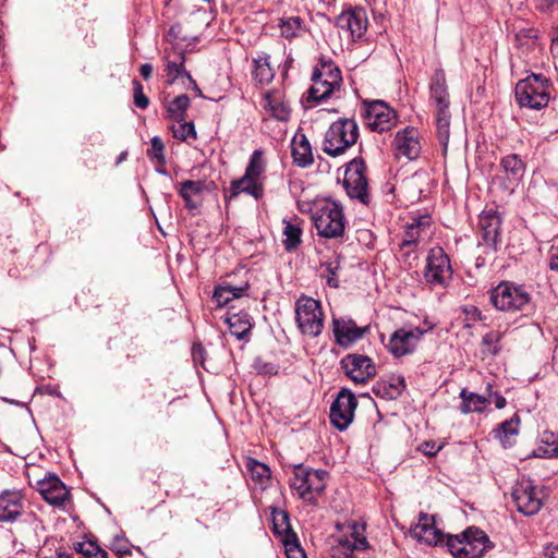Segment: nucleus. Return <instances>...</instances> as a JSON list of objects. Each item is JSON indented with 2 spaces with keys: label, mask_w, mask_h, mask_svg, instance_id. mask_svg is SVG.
I'll return each instance as SVG.
<instances>
[{
  "label": "nucleus",
  "mask_w": 558,
  "mask_h": 558,
  "mask_svg": "<svg viewBox=\"0 0 558 558\" xmlns=\"http://www.w3.org/2000/svg\"><path fill=\"white\" fill-rule=\"evenodd\" d=\"M37 485L43 498L54 507H62L69 500L70 490L56 475L39 481Z\"/></svg>",
  "instance_id": "a211bd4d"
},
{
  "label": "nucleus",
  "mask_w": 558,
  "mask_h": 558,
  "mask_svg": "<svg viewBox=\"0 0 558 558\" xmlns=\"http://www.w3.org/2000/svg\"><path fill=\"white\" fill-rule=\"evenodd\" d=\"M460 398L462 399V403L459 409L463 414L483 412L490 403V400L486 396L471 392L465 388L460 391Z\"/></svg>",
  "instance_id": "2f4dec72"
},
{
  "label": "nucleus",
  "mask_w": 558,
  "mask_h": 558,
  "mask_svg": "<svg viewBox=\"0 0 558 558\" xmlns=\"http://www.w3.org/2000/svg\"><path fill=\"white\" fill-rule=\"evenodd\" d=\"M345 374L356 384H363L376 375L372 360L362 354H349L341 361Z\"/></svg>",
  "instance_id": "dca6fc26"
},
{
  "label": "nucleus",
  "mask_w": 558,
  "mask_h": 558,
  "mask_svg": "<svg viewBox=\"0 0 558 558\" xmlns=\"http://www.w3.org/2000/svg\"><path fill=\"white\" fill-rule=\"evenodd\" d=\"M258 372L264 374H276L277 369L276 366L272 364H264L258 368Z\"/></svg>",
  "instance_id": "052dcab7"
},
{
  "label": "nucleus",
  "mask_w": 558,
  "mask_h": 558,
  "mask_svg": "<svg viewBox=\"0 0 558 558\" xmlns=\"http://www.w3.org/2000/svg\"><path fill=\"white\" fill-rule=\"evenodd\" d=\"M544 554L546 558H558V544L547 546Z\"/></svg>",
  "instance_id": "6e6d98bb"
},
{
  "label": "nucleus",
  "mask_w": 558,
  "mask_h": 558,
  "mask_svg": "<svg viewBox=\"0 0 558 558\" xmlns=\"http://www.w3.org/2000/svg\"><path fill=\"white\" fill-rule=\"evenodd\" d=\"M150 145L151 147L148 150V155L151 158H155L160 165H163L166 162V158L163 154L165 145L162 141L158 136H155L150 141Z\"/></svg>",
  "instance_id": "3c124183"
},
{
  "label": "nucleus",
  "mask_w": 558,
  "mask_h": 558,
  "mask_svg": "<svg viewBox=\"0 0 558 558\" xmlns=\"http://www.w3.org/2000/svg\"><path fill=\"white\" fill-rule=\"evenodd\" d=\"M502 218L496 209H484L478 217V227L483 243L494 251L501 244Z\"/></svg>",
  "instance_id": "2eb2a0df"
},
{
  "label": "nucleus",
  "mask_w": 558,
  "mask_h": 558,
  "mask_svg": "<svg viewBox=\"0 0 558 558\" xmlns=\"http://www.w3.org/2000/svg\"><path fill=\"white\" fill-rule=\"evenodd\" d=\"M140 73L143 78L148 80L153 73V66L149 63L142 64L140 68Z\"/></svg>",
  "instance_id": "4d7b16f0"
},
{
  "label": "nucleus",
  "mask_w": 558,
  "mask_h": 558,
  "mask_svg": "<svg viewBox=\"0 0 558 558\" xmlns=\"http://www.w3.org/2000/svg\"><path fill=\"white\" fill-rule=\"evenodd\" d=\"M468 315H470V317L474 320H481L482 319V313L481 311L475 307V306H471L469 310L465 311Z\"/></svg>",
  "instance_id": "13d9d810"
},
{
  "label": "nucleus",
  "mask_w": 558,
  "mask_h": 558,
  "mask_svg": "<svg viewBox=\"0 0 558 558\" xmlns=\"http://www.w3.org/2000/svg\"><path fill=\"white\" fill-rule=\"evenodd\" d=\"M231 197L238 196L240 193H246L255 198H259L263 194L262 183L253 178H247V174L231 183Z\"/></svg>",
  "instance_id": "473e14b6"
},
{
  "label": "nucleus",
  "mask_w": 558,
  "mask_h": 558,
  "mask_svg": "<svg viewBox=\"0 0 558 558\" xmlns=\"http://www.w3.org/2000/svg\"><path fill=\"white\" fill-rule=\"evenodd\" d=\"M430 217L428 215L414 218L411 223L407 226L402 238V246L416 245L429 236Z\"/></svg>",
  "instance_id": "393cba45"
},
{
  "label": "nucleus",
  "mask_w": 558,
  "mask_h": 558,
  "mask_svg": "<svg viewBox=\"0 0 558 558\" xmlns=\"http://www.w3.org/2000/svg\"><path fill=\"white\" fill-rule=\"evenodd\" d=\"M295 320L303 335L318 337L324 328L320 303L313 298L301 296L295 303Z\"/></svg>",
  "instance_id": "6e6552de"
},
{
  "label": "nucleus",
  "mask_w": 558,
  "mask_h": 558,
  "mask_svg": "<svg viewBox=\"0 0 558 558\" xmlns=\"http://www.w3.org/2000/svg\"><path fill=\"white\" fill-rule=\"evenodd\" d=\"M254 80L260 84H268L272 81L275 72L269 63V56H262L254 60Z\"/></svg>",
  "instance_id": "c9c22d12"
},
{
  "label": "nucleus",
  "mask_w": 558,
  "mask_h": 558,
  "mask_svg": "<svg viewBox=\"0 0 558 558\" xmlns=\"http://www.w3.org/2000/svg\"><path fill=\"white\" fill-rule=\"evenodd\" d=\"M337 25L348 31L353 38H361L367 26V19L361 9L349 10L337 17Z\"/></svg>",
  "instance_id": "5701e85b"
},
{
  "label": "nucleus",
  "mask_w": 558,
  "mask_h": 558,
  "mask_svg": "<svg viewBox=\"0 0 558 558\" xmlns=\"http://www.w3.org/2000/svg\"><path fill=\"white\" fill-rule=\"evenodd\" d=\"M133 92H134V104L140 109H146L149 105L148 97L143 92V86L138 81H133Z\"/></svg>",
  "instance_id": "864d4df0"
},
{
  "label": "nucleus",
  "mask_w": 558,
  "mask_h": 558,
  "mask_svg": "<svg viewBox=\"0 0 558 558\" xmlns=\"http://www.w3.org/2000/svg\"><path fill=\"white\" fill-rule=\"evenodd\" d=\"M230 332L238 339H243L251 330L252 324L247 314H234L227 318Z\"/></svg>",
  "instance_id": "e433bc0d"
},
{
  "label": "nucleus",
  "mask_w": 558,
  "mask_h": 558,
  "mask_svg": "<svg viewBox=\"0 0 558 558\" xmlns=\"http://www.w3.org/2000/svg\"><path fill=\"white\" fill-rule=\"evenodd\" d=\"M442 448V445H438L435 441H424L418 446V450L425 456L433 457L437 452H439Z\"/></svg>",
  "instance_id": "5fc2aeb1"
},
{
  "label": "nucleus",
  "mask_w": 558,
  "mask_h": 558,
  "mask_svg": "<svg viewBox=\"0 0 558 558\" xmlns=\"http://www.w3.org/2000/svg\"><path fill=\"white\" fill-rule=\"evenodd\" d=\"M495 395V405L497 409H504L506 407V399L498 395L497 392L494 393Z\"/></svg>",
  "instance_id": "680f3d73"
},
{
  "label": "nucleus",
  "mask_w": 558,
  "mask_h": 558,
  "mask_svg": "<svg viewBox=\"0 0 558 558\" xmlns=\"http://www.w3.org/2000/svg\"><path fill=\"white\" fill-rule=\"evenodd\" d=\"M357 407L355 396L348 389H342L330 407V422L339 430H344L352 423Z\"/></svg>",
  "instance_id": "f8f14e48"
},
{
  "label": "nucleus",
  "mask_w": 558,
  "mask_h": 558,
  "mask_svg": "<svg viewBox=\"0 0 558 558\" xmlns=\"http://www.w3.org/2000/svg\"><path fill=\"white\" fill-rule=\"evenodd\" d=\"M278 26L280 28L281 36L289 40L300 37L306 32L303 21L299 16L280 19Z\"/></svg>",
  "instance_id": "f704fd0d"
},
{
  "label": "nucleus",
  "mask_w": 558,
  "mask_h": 558,
  "mask_svg": "<svg viewBox=\"0 0 558 558\" xmlns=\"http://www.w3.org/2000/svg\"><path fill=\"white\" fill-rule=\"evenodd\" d=\"M190 107V98L187 95H179L168 106L169 117L175 121H184L185 112Z\"/></svg>",
  "instance_id": "a19ab883"
},
{
  "label": "nucleus",
  "mask_w": 558,
  "mask_h": 558,
  "mask_svg": "<svg viewBox=\"0 0 558 558\" xmlns=\"http://www.w3.org/2000/svg\"><path fill=\"white\" fill-rule=\"evenodd\" d=\"M549 81L543 75H529L517 83L515 99L521 107L539 110L549 102Z\"/></svg>",
  "instance_id": "39448f33"
},
{
  "label": "nucleus",
  "mask_w": 558,
  "mask_h": 558,
  "mask_svg": "<svg viewBox=\"0 0 558 558\" xmlns=\"http://www.w3.org/2000/svg\"><path fill=\"white\" fill-rule=\"evenodd\" d=\"M514 44L518 49L527 54L537 46V37L533 29H521L514 35Z\"/></svg>",
  "instance_id": "ea45409f"
},
{
  "label": "nucleus",
  "mask_w": 558,
  "mask_h": 558,
  "mask_svg": "<svg viewBox=\"0 0 558 558\" xmlns=\"http://www.w3.org/2000/svg\"><path fill=\"white\" fill-rule=\"evenodd\" d=\"M447 545L457 558H481L493 548L486 533L477 527H469L461 535L448 536Z\"/></svg>",
  "instance_id": "20e7f679"
},
{
  "label": "nucleus",
  "mask_w": 558,
  "mask_h": 558,
  "mask_svg": "<svg viewBox=\"0 0 558 558\" xmlns=\"http://www.w3.org/2000/svg\"><path fill=\"white\" fill-rule=\"evenodd\" d=\"M282 543L284 545L287 558H306L304 550L298 543L295 533L288 534Z\"/></svg>",
  "instance_id": "09e8293b"
},
{
  "label": "nucleus",
  "mask_w": 558,
  "mask_h": 558,
  "mask_svg": "<svg viewBox=\"0 0 558 558\" xmlns=\"http://www.w3.org/2000/svg\"><path fill=\"white\" fill-rule=\"evenodd\" d=\"M43 558H72L68 555H57L56 557H43Z\"/></svg>",
  "instance_id": "338daca9"
},
{
  "label": "nucleus",
  "mask_w": 558,
  "mask_h": 558,
  "mask_svg": "<svg viewBox=\"0 0 558 558\" xmlns=\"http://www.w3.org/2000/svg\"><path fill=\"white\" fill-rule=\"evenodd\" d=\"M549 268L558 271V254H551L549 260Z\"/></svg>",
  "instance_id": "e2e57ef3"
},
{
  "label": "nucleus",
  "mask_w": 558,
  "mask_h": 558,
  "mask_svg": "<svg viewBox=\"0 0 558 558\" xmlns=\"http://www.w3.org/2000/svg\"><path fill=\"white\" fill-rule=\"evenodd\" d=\"M405 388L402 376H391L389 380H379L373 386V392L385 400L399 398Z\"/></svg>",
  "instance_id": "cd10ccee"
},
{
  "label": "nucleus",
  "mask_w": 558,
  "mask_h": 558,
  "mask_svg": "<svg viewBox=\"0 0 558 558\" xmlns=\"http://www.w3.org/2000/svg\"><path fill=\"white\" fill-rule=\"evenodd\" d=\"M291 154L293 161L300 167H307L313 163L314 157L310 141L304 133L298 132L291 141Z\"/></svg>",
  "instance_id": "a878e982"
},
{
  "label": "nucleus",
  "mask_w": 558,
  "mask_h": 558,
  "mask_svg": "<svg viewBox=\"0 0 558 558\" xmlns=\"http://www.w3.org/2000/svg\"><path fill=\"white\" fill-rule=\"evenodd\" d=\"M449 256L442 247L435 246L428 251L424 268V279L432 287H446L452 279Z\"/></svg>",
  "instance_id": "1a4fd4ad"
},
{
  "label": "nucleus",
  "mask_w": 558,
  "mask_h": 558,
  "mask_svg": "<svg viewBox=\"0 0 558 558\" xmlns=\"http://www.w3.org/2000/svg\"><path fill=\"white\" fill-rule=\"evenodd\" d=\"M262 106L279 121H288L290 118V107L278 92H267L263 97Z\"/></svg>",
  "instance_id": "c85d7f7f"
},
{
  "label": "nucleus",
  "mask_w": 558,
  "mask_h": 558,
  "mask_svg": "<svg viewBox=\"0 0 558 558\" xmlns=\"http://www.w3.org/2000/svg\"><path fill=\"white\" fill-rule=\"evenodd\" d=\"M519 422L520 420L517 415L505 421L494 430L495 436L505 442L508 436L518 434Z\"/></svg>",
  "instance_id": "49530a36"
},
{
  "label": "nucleus",
  "mask_w": 558,
  "mask_h": 558,
  "mask_svg": "<svg viewBox=\"0 0 558 558\" xmlns=\"http://www.w3.org/2000/svg\"><path fill=\"white\" fill-rule=\"evenodd\" d=\"M75 550L85 558H109L108 553L94 542L77 543Z\"/></svg>",
  "instance_id": "a18cd8bd"
},
{
  "label": "nucleus",
  "mask_w": 558,
  "mask_h": 558,
  "mask_svg": "<svg viewBox=\"0 0 558 558\" xmlns=\"http://www.w3.org/2000/svg\"><path fill=\"white\" fill-rule=\"evenodd\" d=\"M323 267L325 268V271H326V278H327L328 286L332 287V288H337L339 286V282H338V279L336 276L340 268L339 260L327 262V263L323 264Z\"/></svg>",
  "instance_id": "603ef678"
},
{
  "label": "nucleus",
  "mask_w": 558,
  "mask_h": 558,
  "mask_svg": "<svg viewBox=\"0 0 558 558\" xmlns=\"http://www.w3.org/2000/svg\"><path fill=\"white\" fill-rule=\"evenodd\" d=\"M423 333L424 332L418 328L410 330L400 328L391 335L387 348L396 357L410 354L415 349L416 343Z\"/></svg>",
  "instance_id": "f3484780"
},
{
  "label": "nucleus",
  "mask_w": 558,
  "mask_h": 558,
  "mask_svg": "<svg viewBox=\"0 0 558 558\" xmlns=\"http://www.w3.org/2000/svg\"><path fill=\"white\" fill-rule=\"evenodd\" d=\"M248 289V283L235 287L229 283H222L216 287L213 295V300L218 307L227 305L230 301L243 296Z\"/></svg>",
  "instance_id": "7c9ffc66"
},
{
  "label": "nucleus",
  "mask_w": 558,
  "mask_h": 558,
  "mask_svg": "<svg viewBox=\"0 0 558 558\" xmlns=\"http://www.w3.org/2000/svg\"><path fill=\"white\" fill-rule=\"evenodd\" d=\"M163 61L167 83L169 85L173 84L180 76H186L187 80H191L190 73L184 68L185 56L182 50L174 47L166 48Z\"/></svg>",
  "instance_id": "412c9836"
},
{
  "label": "nucleus",
  "mask_w": 558,
  "mask_h": 558,
  "mask_svg": "<svg viewBox=\"0 0 558 558\" xmlns=\"http://www.w3.org/2000/svg\"><path fill=\"white\" fill-rule=\"evenodd\" d=\"M283 240L282 243L287 251H292L301 243L302 229L299 225L290 221H283Z\"/></svg>",
  "instance_id": "4c0bfd02"
},
{
  "label": "nucleus",
  "mask_w": 558,
  "mask_h": 558,
  "mask_svg": "<svg viewBox=\"0 0 558 558\" xmlns=\"http://www.w3.org/2000/svg\"><path fill=\"white\" fill-rule=\"evenodd\" d=\"M343 185L350 198H356L365 205L369 203L365 165L362 161L353 160L348 165Z\"/></svg>",
  "instance_id": "9b49d317"
},
{
  "label": "nucleus",
  "mask_w": 558,
  "mask_h": 558,
  "mask_svg": "<svg viewBox=\"0 0 558 558\" xmlns=\"http://www.w3.org/2000/svg\"><path fill=\"white\" fill-rule=\"evenodd\" d=\"M246 469L251 473L252 478L259 484H265L270 478L269 468L255 459H247Z\"/></svg>",
  "instance_id": "79ce46f5"
},
{
  "label": "nucleus",
  "mask_w": 558,
  "mask_h": 558,
  "mask_svg": "<svg viewBox=\"0 0 558 558\" xmlns=\"http://www.w3.org/2000/svg\"><path fill=\"white\" fill-rule=\"evenodd\" d=\"M312 86L307 93V101L327 99L342 83L341 72L331 61H322L312 73Z\"/></svg>",
  "instance_id": "423d86ee"
},
{
  "label": "nucleus",
  "mask_w": 558,
  "mask_h": 558,
  "mask_svg": "<svg viewBox=\"0 0 558 558\" xmlns=\"http://www.w3.org/2000/svg\"><path fill=\"white\" fill-rule=\"evenodd\" d=\"M396 111L381 100L372 101L366 107L365 123L375 132H387L397 125Z\"/></svg>",
  "instance_id": "ddd939ff"
},
{
  "label": "nucleus",
  "mask_w": 558,
  "mask_h": 558,
  "mask_svg": "<svg viewBox=\"0 0 558 558\" xmlns=\"http://www.w3.org/2000/svg\"><path fill=\"white\" fill-rule=\"evenodd\" d=\"M505 173L504 189L512 193L519 185L525 172V163L517 154H510L500 160Z\"/></svg>",
  "instance_id": "aec40b11"
},
{
  "label": "nucleus",
  "mask_w": 558,
  "mask_h": 558,
  "mask_svg": "<svg viewBox=\"0 0 558 558\" xmlns=\"http://www.w3.org/2000/svg\"><path fill=\"white\" fill-rule=\"evenodd\" d=\"M412 533L418 541L428 545H437L444 538L442 533L430 522L427 514L421 515Z\"/></svg>",
  "instance_id": "bb28decb"
},
{
  "label": "nucleus",
  "mask_w": 558,
  "mask_h": 558,
  "mask_svg": "<svg viewBox=\"0 0 558 558\" xmlns=\"http://www.w3.org/2000/svg\"><path fill=\"white\" fill-rule=\"evenodd\" d=\"M541 441L546 445L539 446L535 451L534 456L538 458H556L558 457V439L549 432H545L542 435Z\"/></svg>",
  "instance_id": "58836bf2"
},
{
  "label": "nucleus",
  "mask_w": 558,
  "mask_h": 558,
  "mask_svg": "<svg viewBox=\"0 0 558 558\" xmlns=\"http://www.w3.org/2000/svg\"><path fill=\"white\" fill-rule=\"evenodd\" d=\"M490 301L500 311L517 312L529 306L531 295L524 287L504 281L490 291Z\"/></svg>",
  "instance_id": "0eeeda50"
},
{
  "label": "nucleus",
  "mask_w": 558,
  "mask_h": 558,
  "mask_svg": "<svg viewBox=\"0 0 558 558\" xmlns=\"http://www.w3.org/2000/svg\"><path fill=\"white\" fill-rule=\"evenodd\" d=\"M486 389H487V392H488V397L487 398L489 399V397H492L494 395L493 393V386L490 384H488Z\"/></svg>",
  "instance_id": "69168bd1"
},
{
  "label": "nucleus",
  "mask_w": 558,
  "mask_h": 558,
  "mask_svg": "<svg viewBox=\"0 0 558 558\" xmlns=\"http://www.w3.org/2000/svg\"><path fill=\"white\" fill-rule=\"evenodd\" d=\"M555 2L556 0H537V8L542 11H547L554 5Z\"/></svg>",
  "instance_id": "bf43d9fd"
},
{
  "label": "nucleus",
  "mask_w": 558,
  "mask_h": 558,
  "mask_svg": "<svg viewBox=\"0 0 558 558\" xmlns=\"http://www.w3.org/2000/svg\"><path fill=\"white\" fill-rule=\"evenodd\" d=\"M173 136L181 141L196 138V131L192 122L179 121L178 125L172 126Z\"/></svg>",
  "instance_id": "8fccbe9b"
},
{
  "label": "nucleus",
  "mask_w": 558,
  "mask_h": 558,
  "mask_svg": "<svg viewBox=\"0 0 558 558\" xmlns=\"http://www.w3.org/2000/svg\"><path fill=\"white\" fill-rule=\"evenodd\" d=\"M392 148L397 158L404 157L408 160L416 159L422 150V136L417 129L407 126L398 131L392 142Z\"/></svg>",
  "instance_id": "4468645a"
},
{
  "label": "nucleus",
  "mask_w": 558,
  "mask_h": 558,
  "mask_svg": "<svg viewBox=\"0 0 558 558\" xmlns=\"http://www.w3.org/2000/svg\"><path fill=\"white\" fill-rule=\"evenodd\" d=\"M512 499L518 511L525 515H533L543 505V492L532 484L530 480L520 481L512 490Z\"/></svg>",
  "instance_id": "9d476101"
},
{
  "label": "nucleus",
  "mask_w": 558,
  "mask_h": 558,
  "mask_svg": "<svg viewBox=\"0 0 558 558\" xmlns=\"http://www.w3.org/2000/svg\"><path fill=\"white\" fill-rule=\"evenodd\" d=\"M367 329V327H357L352 319H332V332L336 342L343 348H348L360 340Z\"/></svg>",
  "instance_id": "6ab92c4d"
},
{
  "label": "nucleus",
  "mask_w": 558,
  "mask_h": 558,
  "mask_svg": "<svg viewBox=\"0 0 558 558\" xmlns=\"http://www.w3.org/2000/svg\"><path fill=\"white\" fill-rule=\"evenodd\" d=\"M312 220L320 236L341 238L345 230V218L340 203L330 198L317 199L312 208Z\"/></svg>",
  "instance_id": "f257e3e1"
},
{
  "label": "nucleus",
  "mask_w": 558,
  "mask_h": 558,
  "mask_svg": "<svg viewBox=\"0 0 558 558\" xmlns=\"http://www.w3.org/2000/svg\"><path fill=\"white\" fill-rule=\"evenodd\" d=\"M327 477L328 473L324 470H314L299 464L293 469L290 487L302 500L315 504L326 488Z\"/></svg>",
  "instance_id": "7ed1b4c3"
},
{
  "label": "nucleus",
  "mask_w": 558,
  "mask_h": 558,
  "mask_svg": "<svg viewBox=\"0 0 558 558\" xmlns=\"http://www.w3.org/2000/svg\"><path fill=\"white\" fill-rule=\"evenodd\" d=\"M204 181L186 180L177 185L179 195L183 198L185 207L193 211L197 210L203 203V193L205 191Z\"/></svg>",
  "instance_id": "b1692460"
},
{
  "label": "nucleus",
  "mask_w": 558,
  "mask_h": 558,
  "mask_svg": "<svg viewBox=\"0 0 558 558\" xmlns=\"http://www.w3.org/2000/svg\"><path fill=\"white\" fill-rule=\"evenodd\" d=\"M190 83L193 85V90L195 92V94L198 96V97H202V90L199 89V87L197 86V84L195 83V81L191 77V80H189Z\"/></svg>",
  "instance_id": "0e129e2a"
},
{
  "label": "nucleus",
  "mask_w": 558,
  "mask_h": 558,
  "mask_svg": "<svg viewBox=\"0 0 558 558\" xmlns=\"http://www.w3.org/2000/svg\"><path fill=\"white\" fill-rule=\"evenodd\" d=\"M265 171V162L263 159V154L260 150H255L251 158L248 166L246 167L245 174L247 178H253L257 181H260V177Z\"/></svg>",
  "instance_id": "c03bdc74"
},
{
  "label": "nucleus",
  "mask_w": 558,
  "mask_h": 558,
  "mask_svg": "<svg viewBox=\"0 0 558 558\" xmlns=\"http://www.w3.org/2000/svg\"><path fill=\"white\" fill-rule=\"evenodd\" d=\"M274 533L280 536L284 542L288 534L294 533L289 523V515L286 511H277L272 513Z\"/></svg>",
  "instance_id": "37998d69"
},
{
  "label": "nucleus",
  "mask_w": 558,
  "mask_h": 558,
  "mask_svg": "<svg viewBox=\"0 0 558 558\" xmlns=\"http://www.w3.org/2000/svg\"><path fill=\"white\" fill-rule=\"evenodd\" d=\"M125 155H126L125 153H122V154L119 156V160H118V161L120 162V161L124 160Z\"/></svg>",
  "instance_id": "774afa93"
},
{
  "label": "nucleus",
  "mask_w": 558,
  "mask_h": 558,
  "mask_svg": "<svg viewBox=\"0 0 558 558\" xmlns=\"http://www.w3.org/2000/svg\"><path fill=\"white\" fill-rule=\"evenodd\" d=\"M504 333L498 330L487 332L482 339V345L493 355H497L501 348L499 345Z\"/></svg>",
  "instance_id": "de8ad7c7"
},
{
  "label": "nucleus",
  "mask_w": 558,
  "mask_h": 558,
  "mask_svg": "<svg viewBox=\"0 0 558 558\" xmlns=\"http://www.w3.org/2000/svg\"><path fill=\"white\" fill-rule=\"evenodd\" d=\"M437 137L446 153L450 137V113L449 109H436Z\"/></svg>",
  "instance_id": "72a5a7b5"
},
{
  "label": "nucleus",
  "mask_w": 558,
  "mask_h": 558,
  "mask_svg": "<svg viewBox=\"0 0 558 558\" xmlns=\"http://www.w3.org/2000/svg\"><path fill=\"white\" fill-rule=\"evenodd\" d=\"M24 510L22 494L17 490H5L0 494V522L15 521Z\"/></svg>",
  "instance_id": "4be33fe9"
},
{
  "label": "nucleus",
  "mask_w": 558,
  "mask_h": 558,
  "mask_svg": "<svg viewBox=\"0 0 558 558\" xmlns=\"http://www.w3.org/2000/svg\"><path fill=\"white\" fill-rule=\"evenodd\" d=\"M430 96L436 109L449 108V95L447 90L445 72L441 69L435 71L430 82Z\"/></svg>",
  "instance_id": "c756f323"
},
{
  "label": "nucleus",
  "mask_w": 558,
  "mask_h": 558,
  "mask_svg": "<svg viewBox=\"0 0 558 558\" xmlns=\"http://www.w3.org/2000/svg\"><path fill=\"white\" fill-rule=\"evenodd\" d=\"M359 136V125L355 120L338 119L325 133L323 150L330 157L341 156L357 142Z\"/></svg>",
  "instance_id": "f03ea898"
}]
</instances>
